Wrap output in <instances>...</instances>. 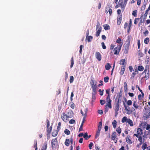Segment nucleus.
<instances>
[{
    "instance_id": "nucleus-1",
    "label": "nucleus",
    "mask_w": 150,
    "mask_h": 150,
    "mask_svg": "<svg viewBox=\"0 0 150 150\" xmlns=\"http://www.w3.org/2000/svg\"><path fill=\"white\" fill-rule=\"evenodd\" d=\"M102 27L100 26V24L98 21V24L96 26V36L97 37H98L101 32V31Z\"/></svg>"
},
{
    "instance_id": "nucleus-2",
    "label": "nucleus",
    "mask_w": 150,
    "mask_h": 150,
    "mask_svg": "<svg viewBox=\"0 0 150 150\" xmlns=\"http://www.w3.org/2000/svg\"><path fill=\"white\" fill-rule=\"evenodd\" d=\"M127 0H119V5L120 6L121 8L124 9L127 3Z\"/></svg>"
},
{
    "instance_id": "nucleus-3",
    "label": "nucleus",
    "mask_w": 150,
    "mask_h": 150,
    "mask_svg": "<svg viewBox=\"0 0 150 150\" xmlns=\"http://www.w3.org/2000/svg\"><path fill=\"white\" fill-rule=\"evenodd\" d=\"M119 108V100L117 101V103L115 105V116L116 117L118 114V111Z\"/></svg>"
},
{
    "instance_id": "nucleus-4",
    "label": "nucleus",
    "mask_w": 150,
    "mask_h": 150,
    "mask_svg": "<svg viewBox=\"0 0 150 150\" xmlns=\"http://www.w3.org/2000/svg\"><path fill=\"white\" fill-rule=\"evenodd\" d=\"M91 87L92 89H96L97 88V82L94 80L93 79H92L90 82Z\"/></svg>"
},
{
    "instance_id": "nucleus-5",
    "label": "nucleus",
    "mask_w": 150,
    "mask_h": 150,
    "mask_svg": "<svg viewBox=\"0 0 150 150\" xmlns=\"http://www.w3.org/2000/svg\"><path fill=\"white\" fill-rule=\"evenodd\" d=\"M124 28L125 30H127V33H129L132 28V26L129 25L127 22H125L124 24Z\"/></svg>"
},
{
    "instance_id": "nucleus-6",
    "label": "nucleus",
    "mask_w": 150,
    "mask_h": 150,
    "mask_svg": "<svg viewBox=\"0 0 150 150\" xmlns=\"http://www.w3.org/2000/svg\"><path fill=\"white\" fill-rule=\"evenodd\" d=\"M110 95H108L107 96L106 98V100L108 102V104L106 106V107L107 106H108V107L110 108H111L112 106L111 104V102L112 101L110 99Z\"/></svg>"
},
{
    "instance_id": "nucleus-7",
    "label": "nucleus",
    "mask_w": 150,
    "mask_h": 150,
    "mask_svg": "<svg viewBox=\"0 0 150 150\" xmlns=\"http://www.w3.org/2000/svg\"><path fill=\"white\" fill-rule=\"evenodd\" d=\"M143 117L145 120H147L150 117V110H147L144 113Z\"/></svg>"
},
{
    "instance_id": "nucleus-8",
    "label": "nucleus",
    "mask_w": 150,
    "mask_h": 150,
    "mask_svg": "<svg viewBox=\"0 0 150 150\" xmlns=\"http://www.w3.org/2000/svg\"><path fill=\"white\" fill-rule=\"evenodd\" d=\"M105 12L106 13H108L109 12L110 16H111L112 13V9L110 8V7L109 6H107L105 9Z\"/></svg>"
},
{
    "instance_id": "nucleus-9",
    "label": "nucleus",
    "mask_w": 150,
    "mask_h": 150,
    "mask_svg": "<svg viewBox=\"0 0 150 150\" xmlns=\"http://www.w3.org/2000/svg\"><path fill=\"white\" fill-rule=\"evenodd\" d=\"M71 116H69V115H67L65 113H63V116H61V117L63 120L66 122L67 118H71Z\"/></svg>"
},
{
    "instance_id": "nucleus-10",
    "label": "nucleus",
    "mask_w": 150,
    "mask_h": 150,
    "mask_svg": "<svg viewBox=\"0 0 150 150\" xmlns=\"http://www.w3.org/2000/svg\"><path fill=\"white\" fill-rule=\"evenodd\" d=\"M121 47H119L117 46V47H115L113 50L114 52V54H118L121 50Z\"/></svg>"
},
{
    "instance_id": "nucleus-11",
    "label": "nucleus",
    "mask_w": 150,
    "mask_h": 150,
    "mask_svg": "<svg viewBox=\"0 0 150 150\" xmlns=\"http://www.w3.org/2000/svg\"><path fill=\"white\" fill-rule=\"evenodd\" d=\"M142 73H145V78L146 79H148L149 78V70L148 69L147 67H145V69Z\"/></svg>"
},
{
    "instance_id": "nucleus-12",
    "label": "nucleus",
    "mask_w": 150,
    "mask_h": 150,
    "mask_svg": "<svg viewBox=\"0 0 150 150\" xmlns=\"http://www.w3.org/2000/svg\"><path fill=\"white\" fill-rule=\"evenodd\" d=\"M57 143V138H55L53 139L52 140V148L55 147Z\"/></svg>"
},
{
    "instance_id": "nucleus-13",
    "label": "nucleus",
    "mask_w": 150,
    "mask_h": 150,
    "mask_svg": "<svg viewBox=\"0 0 150 150\" xmlns=\"http://www.w3.org/2000/svg\"><path fill=\"white\" fill-rule=\"evenodd\" d=\"M96 58L99 61H100L101 59V55L100 52H96L95 53Z\"/></svg>"
},
{
    "instance_id": "nucleus-14",
    "label": "nucleus",
    "mask_w": 150,
    "mask_h": 150,
    "mask_svg": "<svg viewBox=\"0 0 150 150\" xmlns=\"http://www.w3.org/2000/svg\"><path fill=\"white\" fill-rule=\"evenodd\" d=\"M116 42L118 44L117 46H119V47H122L123 44V41L120 38H118L116 41Z\"/></svg>"
},
{
    "instance_id": "nucleus-15",
    "label": "nucleus",
    "mask_w": 150,
    "mask_h": 150,
    "mask_svg": "<svg viewBox=\"0 0 150 150\" xmlns=\"http://www.w3.org/2000/svg\"><path fill=\"white\" fill-rule=\"evenodd\" d=\"M122 14L119 15V16L117 17V24L118 25H119L120 24L122 21Z\"/></svg>"
},
{
    "instance_id": "nucleus-16",
    "label": "nucleus",
    "mask_w": 150,
    "mask_h": 150,
    "mask_svg": "<svg viewBox=\"0 0 150 150\" xmlns=\"http://www.w3.org/2000/svg\"><path fill=\"white\" fill-rule=\"evenodd\" d=\"M103 26L104 28V29L105 30H110V26L107 24H104L103 25Z\"/></svg>"
},
{
    "instance_id": "nucleus-17",
    "label": "nucleus",
    "mask_w": 150,
    "mask_h": 150,
    "mask_svg": "<svg viewBox=\"0 0 150 150\" xmlns=\"http://www.w3.org/2000/svg\"><path fill=\"white\" fill-rule=\"evenodd\" d=\"M125 65H122V68L120 72V74L121 75H122L124 73L125 71Z\"/></svg>"
},
{
    "instance_id": "nucleus-18",
    "label": "nucleus",
    "mask_w": 150,
    "mask_h": 150,
    "mask_svg": "<svg viewBox=\"0 0 150 150\" xmlns=\"http://www.w3.org/2000/svg\"><path fill=\"white\" fill-rule=\"evenodd\" d=\"M116 133L115 132H112V134L111 139L112 140H114L116 137Z\"/></svg>"
},
{
    "instance_id": "nucleus-19",
    "label": "nucleus",
    "mask_w": 150,
    "mask_h": 150,
    "mask_svg": "<svg viewBox=\"0 0 150 150\" xmlns=\"http://www.w3.org/2000/svg\"><path fill=\"white\" fill-rule=\"evenodd\" d=\"M129 136H127L126 138V141L129 144L132 143V142L131 140L129 139Z\"/></svg>"
},
{
    "instance_id": "nucleus-20",
    "label": "nucleus",
    "mask_w": 150,
    "mask_h": 150,
    "mask_svg": "<svg viewBox=\"0 0 150 150\" xmlns=\"http://www.w3.org/2000/svg\"><path fill=\"white\" fill-rule=\"evenodd\" d=\"M137 133L140 135H142L143 133L142 129L140 128H138L137 130Z\"/></svg>"
},
{
    "instance_id": "nucleus-21",
    "label": "nucleus",
    "mask_w": 150,
    "mask_h": 150,
    "mask_svg": "<svg viewBox=\"0 0 150 150\" xmlns=\"http://www.w3.org/2000/svg\"><path fill=\"white\" fill-rule=\"evenodd\" d=\"M111 67V66L110 64L109 63H107L105 66V69L106 70H109L110 68Z\"/></svg>"
},
{
    "instance_id": "nucleus-22",
    "label": "nucleus",
    "mask_w": 150,
    "mask_h": 150,
    "mask_svg": "<svg viewBox=\"0 0 150 150\" xmlns=\"http://www.w3.org/2000/svg\"><path fill=\"white\" fill-rule=\"evenodd\" d=\"M47 147V142H45L44 144V145L42 146L41 150H46Z\"/></svg>"
},
{
    "instance_id": "nucleus-23",
    "label": "nucleus",
    "mask_w": 150,
    "mask_h": 150,
    "mask_svg": "<svg viewBox=\"0 0 150 150\" xmlns=\"http://www.w3.org/2000/svg\"><path fill=\"white\" fill-rule=\"evenodd\" d=\"M124 87L125 92H126L127 93V83L125 82L124 83Z\"/></svg>"
},
{
    "instance_id": "nucleus-24",
    "label": "nucleus",
    "mask_w": 150,
    "mask_h": 150,
    "mask_svg": "<svg viewBox=\"0 0 150 150\" xmlns=\"http://www.w3.org/2000/svg\"><path fill=\"white\" fill-rule=\"evenodd\" d=\"M125 110L127 111V113L128 115L130 114L133 112L132 108L131 110L128 109V108H127V109H125Z\"/></svg>"
},
{
    "instance_id": "nucleus-25",
    "label": "nucleus",
    "mask_w": 150,
    "mask_h": 150,
    "mask_svg": "<svg viewBox=\"0 0 150 150\" xmlns=\"http://www.w3.org/2000/svg\"><path fill=\"white\" fill-rule=\"evenodd\" d=\"M128 119L126 117H124L122 118V123H124L125 122H127V121L128 120Z\"/></svg>"
},
{
    "instance_id": "nucleus-26",
    "label": "nucleus",
    "mask_w": 150,
    "mask_h": 150,
    "mask_svg": "<svg viewBox=\"0 0 150 150\" xmlns=\"http://www.w3.org/2000/svg\"><path fill=\"white\" fill-rule=\"evenodd\" d=\"M131 126H132L133 125V122L129 118L128 120L127 121V122Z\"/></svg>"
},
{
    "instance_id": "nucleus-27",
    "label": "nucleus",
    "mask_w": 150,
    "mask_h": 150,
    "mask_svg": "<svg viewBox=\"0 0 150 150\" xmlns=\"http://www.w3.org/2000/svg\"><path fill=\"white\" fill-rule=\"evenodd\" d=\"M134 72L132 74V75L133 77H134L135 75H136L138 73V71L137 69H135L134 70Z\"/></svg>"
},
{
    "instance_id": "nucleus-28",
    "label": "nucleus",
    "mask_w": 150,
    "mask_h": 150,
    "mask_svg": "<svg viewBox=\"0 0 150 150\" xmlns=\"http://www.w3.org/2000/svg\"><path fill=\"white\" fill-rule=\"evenodd\" d=\"M147 1H148V0H146V2H145V4H144L143 5V6H142V7L141 9V10L142 11H143L146 8V3H147Z\"/></svg>"
},
{
    "instance_id": "nucleus-29",
    "label": "nucleus",
    "mask_w": 150,
    "mask_h": 150,
    "mask_svg": "<svg viewBox=\"0 0 150 150\" xmlns=\"http://www.w3.org/2000/svg\"><path fill=\"white\" fill-rule=\"evenodd\" d=\"M133 106L136 109H137L139 107L137 103H136L135 101L133 102Z\"/></svg>"
},
{
    "instance_id": "nucleus-30",
    "label": "nucleus",
    "mask_w": 150,
    "mask_h": 150,
    "mask_svg": "<svg viewBox=\"0 0 150 150\" xmlns=\"http://www.w3.org/2000/svg\"><path fill=\"white\" fill-rule=\"evenodd\" d=\"M65 144L67 146H68L69 144V139H66L65 142Z\"/></svg>"
},
{
    "instance_id": "nucleus-31",
    "label": "nucleus",
    "mask_w": 150,
    "mask_h": 150,
    "mask_svg": "<svg viewBox=\"0 0 150 150\" xmlns=\"http://www.w3.org/2000/svg\"><path fill=\"white\" fill-rule=\"evenodd\" d=\"M116 123L117 121L115 120H114L112 122V125L114 128H115L116 127Z\"/></svg>"
},
{
    "instance_id": "nucleus-32",
    "label": "nucleus",
    "mask_w": 150,
    "mask_h": 150,
    "mask_svg": "<svg viewBox=\"0 0 150 150\" xmlns=\"http://www.w3.org/2000/svg\"><path fill=\"white\" fill-rule=\"evenodd\" d=\"M67 115H69V116H71V117H72L73 116V112L72 110L69 111L68 112V114Z\"/></svg>"
},
{
    "instance_id": "nucleus-33",
    "label": "nucleus",
    "mask_w": 150,
    "mask_h": 150,
    "mask_svg": "<svg viewBox=\"0 0 150 150\" xmlns=\"http://www.w3.org/2000/svg\"><path fill=\"white\" fill-rule=\"evenodd\" d=\"M138 140L139 141L140 143V144H142L143 143V142H142V137L141 135H140V136L138 137Z\"/></svg>"
},
{
    "instance_id": "nucleus-34",
    "label": "nucleus",
    "mask_w": 150,
    "mask_h": 150,
    "mask_svg": "<svg viewBox=\"0 0 150 150\" xmlns=\"http://www.w3.org/2000/svg\"><path fill=\"white\" fill-rule=\"evenodd\" d=\"M128 48L127 46H126L125 49H124V52L125 54L128 53Z\"/></svg>"
},
{
    "instance_id": "nucleus-35",
    "label": "nucleus",
    "mask_w": 150,
    "mask_h": 150,
    "mask_svg": "<svg viewBox=\"0 0 150 150\" xmlns=\"http://www.w3.org/2000/svg\"><path fill=\"white\" fill-rule=\"evenodd\" d=\"M92 89V95L95 96L96 93L97 88L96 89Z\"/></svg>"
},
{
    "instance_id": "nucleus-36",
    "label": "nucleus",
    "mask_w": 150,
    "mask_h": 150,
    "mask_svg": "<svg viewBox=\"0 0 150 150\" xmlns=\"http://www.w3.org/2000/svg\"><path fill=\"white\" fill-rule=\"evenodd\" d=\"M144 67L142 66H138V70L140 71H142L144 70Z\"/></svg>"
},
{
    "instance_id": "nucleus-37",
    "label": "nucleus",
    "mask_w": 150,
    "mask_h": 150,
    "mask_svg": "<svg viewBox=\"0 0 150 150\" xmlns=\"http://www.w3.org/2000/svg\"><path fill=\"white\" fill-rule=\"evenodd\" d=\"M71 65H70L71 68L72 67L74 64V61L73 59V57H72L71 59Z\"/></svg>"
},
{
    "instance_id": "nucleus-38",
    "label": "nucleus",
    "mask_w": 150,
    "mask_h": 150,
    "mask_svg": "<svg viewBox=\"0 0 150 150\" xmlns=\"http://www.w3.org/2000/svg\"><path fill=\"white\" fill-rule=\"evenodd\" d=\"M88 135L87 132L85 133L83 135V138L86 139L87 140L88 139Z\"/></svg>"
},
{
    "instance_id": "nucleus-39",
    "label": "nucleus",
    "mask_w": 150,
    "mask_h": 150,
    "mask_svg": "<svg viewBox=\"0 0 150 150\" xmlns=\"http://www.w3.org/2000/svg\"><path fill=\"white\" fill-rule=\"evenodd\" d=\"M137 11L136 10H134L133 11L132 13V15L134 17H137Z\"/></svg>"
},
{
    "instance_id": "nucleus-40",
    "label": "nucleus",
    "mask_w": 150,
    "mask_h": 150,
    "mask_svg": "<svg viewBox=\"0 0 150 150\" xmlns=\"http://www.w3.org/2000/svg\"><path fill=\"white\" fill-rule=\"evenodd\" d=\"M116 131L119 134H120L121 132V130L120 127H119L117 128L116 129Z\"/></svg>"
},
{
    "instance_id": "nucleus-41",
    "label": "nucleus",
    "mask_w": 150,
    "mask_h": 150,
    "mask_svg": "<svg viewBox=\"0 0 150 150\" xmlns=\"http://www.w3.org/2000/svg\"><path fill=\"white\" fill-rule=\"evenodd\" d=\"M102 121H100L99 122V124L98 126V128L101 129L102 126Z\"/></svg>"
},
{
    "instance_id": "nucleus-42",
    "label": "nucleus",
    "mask_w": 150,
    "mask_h": 150,
    "mask_svg": "<svg viewBox=\"0 0 150 150\" xmlns=\"http://www.w3.org/2000/svg\"><path fill=\"white\" fill-rule=\"evenodd\" d=\"M64 133L67 135H69L70 134V131L67 129H66L64 130Z\"/></svg>"
},
{
    "instance_id": "nucleus-43",
    "label": "nucleus",
    "mask_w": 150,
    "mask_h": 150,
    "mask_svg": "<svg viewBox=\"0 0 150 150\" xmlns=\"http://www.w3.org/2000/svg\"><path fill=\"white\" fill-rule=\"evenodd\" d=\"M109 79V78L108 76H106V77H105L104 78V81L105 83H107L108 82Z\"/></svg>"
},
{
    "instance_id": "nucleus-44",
    "label": "nucleus",
    "mask_w": 150,
    "mask_h": 150,
    "mask_svg": "<svg viewBox=\"0 0 150 150\" xmlns=\"http://www.w3.org/2000/svg\"><path fill=\"white\" fill-rule=\"evenodd\" d=\"M98 91L100 92V95L102 96L103 95L104 90H101L100 89Z\"/></svg>"
},
{
    "instance_id": "nucleus-45",
    "label": "nucleus",
    "mask_w": 150,
    "mask_h": 150,
    "mask_svg": "<svg viewBox=\"0 0 150 150\" xmlns=\"http://www.w3.org/2000/svg\"><path fill=\"white\" fill-rule=\"evenodd\" d=\"M74 80V79L73 76H71L70 77V78L69 79L70 83H72L73 82Z\"/></svg>"
},
{
    "instance_id": "nucleus-46",
    "label": "nucleus",
    "mask_w": 150,
    "mask_h": 150,
    "mask_svg": "<svg viewBox=\"0 0 150 150\" xmlns=\"http://www.w3.org/2000/svg\"><path fill=\"white\" fill-rule=\"evenodd\" d=\"M147 147V145L146 144L144 143L143 144L142 146V149L143 150L145 149Z\"/></svg>"
},
{
    "instance_id": "nucleus-47",
    "label": "nucleus",
    "mask_w": 150,
    "mask_h": 150,
    "mask_svg": "<svg viewBox=\"0 0 150 150\" xmlns=\"http://www.w3.org/2000/svg\"><path fill=\"white\" fill-rule=\"evenodd\" d=\"M149 41V38H145L144 40V42L145 43L147 44Z\"/></svg>"
},
{
    "instance_id": "nucleus-48",
    "label": "nucleus",
    "mask_w": 150,
    "mask_h": 150,
    "mask_svg": "<svg viewBox=\"0 0 150 150\" xmlns=\"http://www.w3.org/2000/svg\"><path fill=\"white\" fill-rule=\"evenodd\" d=\"M139 18H136L134 21V24H137L138 23V21H139Z\"/></svg>"
},
{
    "instance_id": "nucleus-49",
    "label": "nucleus",
    "mask_w": 150,
    "mask_h": 150,
    "mask_svg": "<svg viewBox=\"0 0 150 150\" xmlns=\"http://www.w3.org/2000/svg\"><path fill=\"white\" fill-rule=\"evenodd\" d=\"M75 121L73 119L69 121V123L70 124H73L75 123Z\"/></svg>"
},
{
    "instance_id": "nucleus-50",
    "label": "nucleus",
    "mask_w": 150,
    "mask_h": 150,
    "mask_svg": "<svg viewBox=\"0 0 150 150\" xmlns=\"http://www.w3.org/2000/svg\"><path fill=\"white\" fill-rule=\"evenodd\" d=\"M125 59H121L120 61V64L122 65H124L125 62Z\"/></svg>"
},
{
    "instance_id": "nucleus-51",
    "label": "nucleus",
    "mask_w": 150,
    "mask_h": 150,
    "mask_svg": "<svg viewBox=\"0 0 150 150\" xmlns=\"http://www.w3.org/2000/svg\"><path fill=\"white\" fill-rule=\"evenodd\" d=\"M132 102L131 100H128L127 101V104L128 105H132Z\"/></svg>"
},
{
    "instance_id": "nucleus-52",
    "label": "nucleus",
    "mask_w": 150,
    "mask_h": 150,
    "mask_svg": "<svg viewBox=\"0 0 150 150\" xmlns=\"http://www.w3.org/2000/svg\"><path fill=\"white\" fill-rule=\"evenodd\" d=\"M101 45L103 49H106V47L104 43L103 42H102L101 43Z\"/></svg>"
},
{
    "instance_id": "nucleus-53",
    "label": "nucleus",
    "mask_w": 150,
    "mask_h": 150,
    "mask_svg": "<svg viewBox=\"0 0 150 150\" xmlns=\"http://www.w3.org/2000/svg\"><path fill=\"white\" fill-rule=\"evenodd\" d=\"M82 48H83L82 45H81L80 46V50H79V52L80 54H81V53H82Z\"/></svg>"
},
{
    "instance_id": "nucleus-54",
    "label": "nucleus",
    "mask_w": 150,
    "mask_h": 150,
    "mask_svg": "<svg viewBox=\"0 0 150 150\" xmlns=\"http://www.w3.org/2000/svg\"><path fill=\"white\" fill-rule=\"evenodd\" d=\"M93 143L92 142H90L88 145V146L90 149H92V147L93 145Z\"/></svg>"
},
{
    "instance_id": "nucleus-55",
    "label": "nucleus",
    "mask_w": 150,
    "mask_h": 150,
    "mask_svg": "<svg viewBox=\"0 0 150 150\" xmlns=\"http://www.w3.org/2000/svg\"><path fill=\"white\" fill-rule=\"evenodd\" d=\"M93 38H86V41L89 42L91 41Z\"/></svg>"
},
{
    "instance_id": "nucleus-56",
    "label": "nucleus",
    "mask_w": 150,
    "mask_h": 150,
    "mask_svg": "<svg viewBox=\"0 0 150 150\" xmlns=\"http://www.w3.org/2000/svg\"><path fill=\"white\" fill-rule=\"evenodd\" d=\"M61 126V123L60 122H59L58 124V125L57 127V129L58 130L60 129Z\"/></svg>"
},
{
    "instance_id": "nucleus-57",
    "label": "nucleus",
    "mask_w": 150,
    "mask_h": 150,
    "mask_svg": "<svg viewBox=\"0 0 150 150\" xmlns=\"http://www.w3.org/2000/svg\"><path fill=\"white\" fill-rule=\"evenodd\" d=\"M110 89H108L106 90V93L107 94H108V95H110Z\"/></svg>"
},
{
    "instance_id": "nucleus-58",
    "label": "nucleus",
    "mask_w": 150,
    "mask_h": 150,
    "mask_svg": "<svg viewBox=\"0 0 150 150\" xmlns=\"http://www.w3.org/2000/svg\"><path fill=\"white\" fill-rule=\"evenodd\" d=\"M137 45L138 46V49H139L140 47V42L139 40H138L137 41Z\"/></svg>"
},
{
    "instance_id": "nucleus-59",
    "label": "nucleus",
    "mask_w": 150,
    "mask_h": 150,
    "mask_svg": "<svg viewBox=\"0 0 150 150\" xmlns=\"http://www.w3.org/2000/svg\"><path fill=\"white\" fill-rule=\"evenodd\" d=\"M100 103L101 105H103L105 103V101L101 100H100Z\"/></svg>"
},
{
    "instance_id": "nucleus-60",
    "label": "nucleus",
    "mask_w": 150,
    "mask_h": 150,
    "mask_svg": "<svg viewBox=\"0 0 150 150\" xmlns=\"http://www.w3.org/2000/svg\"><path fill=\"white\" fill-rule=\"evenodd\" d=\"M52 130V127H51L50 128H47V132L48 133H50Z\"/></svg>"
},
{
    "instance_id": "nucleus-61",
    "label": "nucleus",
    "mask_w": 150,
    "mask_h": 150,
    "mask_svg": "<svg viewBox=\"0 0 150 150\" xmlns=\"http://www.w3.org/2000/svg\"><path fill=\"white\" fill-rule=\"evenodd\" d=\"M74 94L73 92H72L71 93V97H70V99L71 101H72L73 100V98H72L74 96Z\"/></svg>"
},
{
    "instance_id": "nucleus-62",
    "label": "nucleus",
    "mask_w": 150,
    "mask_h": 150,
    "mask_svg": "<svg viewBox=\"0 0 150 150\" xmlns=\"http://www.w3.org/2000/svg\"><path fill=\"white\" fill-rule=\"evenodd\" d=\"M129 68L130 72H132V71L133 68L132 66H129Z\"/></svg>"
},
{
    "instance_id": "nucleus-63",
    "label": "nucleus",
    "mask_w": 150,
    "mask_h": 150,
    "mask_svg": "<svg viewBox=\"0 0 150 150\" xmlns=\"http://www.w3.org/2000/svg\"><path fill=\"white\" fill-rule=\"evenodd\" d=\"M141 0H137V4L138 6H139L141 3Z\"/></svg>"
},
{
    "instance_id": "nucleus-64",
    "label": "nucleus",
    "mask_w": 150,
    "mask_h": 150,
    "mask_svg": "<svg viewBox=\"0 0 150 150\" xmlns=\"http://www.w3.org/2000/svg\"><path fill=\"white\" fill-rule=\"evenodd\" d=\"M150 129V125L147 124L146 126V129L147 130H149Z\"/></svg>"
}]
</instances>
